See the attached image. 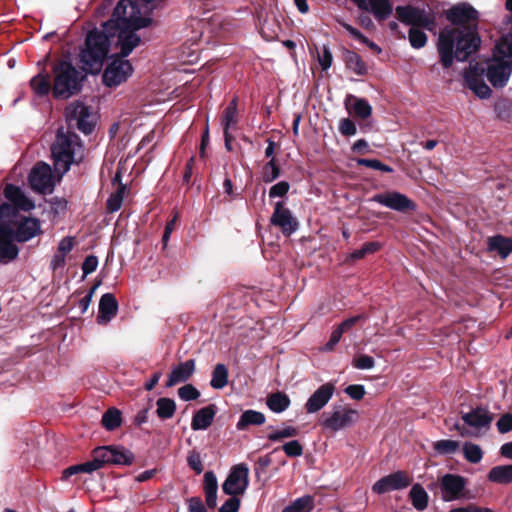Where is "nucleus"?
<instances>
[{"label": "nucleus", "instance_id": "nucleus-1", "mask_svg": "<svg viewBox=\"0 0 512 512\" xmlns=\"http://www.w3.org/2000/svg\"><path fill=\"white\" fill-rule=\"evenodd\" d=\"M443 15L451 25L440 30L436 48L442 68L449 69L455 60L465 62L480 49L479 12L469 3L460 2L444 10Z\"/></svg>", "mask_w": 512, "mask_h": 512}, {"label": "nucleus", "instance_id": "nucleus-2", "mask_svg": "<svg viewBox=\"0 0 512 512\" xmlns=\"http://www.w3.org/2000/svg\"><path fill=\"white\" fill-rule=\"evenodd\" d=\"M111 43L110 32L105 28H93L87 32L79 53L81 69L86 74L95 75L101 72L108 59Z\"/></svg>", "mask_w": 512, "mask_h": 512}, {"label": "nucleus", "instance_id": "nucleus-3", "mask_svg": "<svg viewBox=\"0 0 512 512\" xmlns=\"http://www.w3.org/2000/svg\"><path fill=\"white\" fill-rule=\"evenodd\" d=\"M395 15L401 23L411 26L408 32V39L414 49H421L428 42V36L421 29L435 32L437 28L434 13L426 11L424 8L409 4L397 6L395 8Z\"/></svg>", "mask_w": 512, "mask_h": 512}, {"label": "nucleus", "instance_id": "nucleus-4", "mask_svg": "<svg viewBox=\"0 0 512 512\" xmlns=\"http://www.w3.org/2000/svg\"><path fill=\"white\" fill-rule=\"evenodd\" d=\"M55 171L64 175L72 164H79L84 158V146L80 137L73 131L58 128L56 139L51 145Z\"/></svg>", "mask_w": 512, "mask_h": 512}, {"label": "nucleus", "instance_id": "nucleus-5", "mask_svg": "<svg viewBox=\"0 0 512 512\" xmlns=\"http://www.w3.org/2000/svg\"><path fill=\"white\" fill-rule=\"evenodd\" d=\"M52 73V93L56 99H67L81 91L84 75L70 61H57L53 65Z\"/></svg>", "mask_w": 512, "mask_h": 512}, {"label": "nucleus", "instance_id": "nucleus-6", "mask_svg": "<svg viewBox=\"0 0 512 512\" xmlns=\"http://www.w3.org/2000/svg\"><path fill=\"white\" fill-rule=\"evenodd\" d=\"M102 27L110 32L111 42L117 39L116 45L120 47L119 56L125 58L141 43V38L136 32L124 27L121 23L114 20H108L102 24Z\"/></svg>", "mask_w": 512, "mask_h": 512}, {"label": "nucleus", "instance_id": "nucleus-7", "mask_svg": "<svg viewBox=\"0 0 512 512\" xmlns=\"http://www.w3.org/2000/svg\"><path fill=\"white\" fill-rule=\"evenodd\" d=\"M132 73L133 67L130 61L116 54L111 56V62L103 72L102 81L107 87H116L127 81Z\"/></svg>", "mask_w": 512, "mask_h": 512}, {"label": "nucleus", "instance_id": "nucleus-8", "mask_svg": "<svg viewBox=\"0 0 512 512\" xmlns=\"http://www.w3.org/2000/svg\"><path fill=\"white\" fill-rule=\"evenodd\" d=\"M7 228L11 233V239L24 243L42 233L41 222L37 218L21 216L13 225H0Z\"/></svg>", "mask_w": 512, "mask_h": 512}, {"label": "nucleus", "instance_id": "nucleus-9", "mask_svg": "<svg viewBox=\"0 0 512 512\" xmlns=\"http://www.w3.org/2000/svg\"><path fill=\"white\" fill-rule=\"evenodd\" d=\"M101 468L105 465L130 466L135 461L134 453L120 445H108L96 447Z\"/></svg>", "mask_w": 512, "mask_h": 512}, {"label": "nucleus", "instance_id": "nucleus-10", "mask_svg": "<svg viewBox=\"0 0 512 512\" xmlns=\"http://www.w3.org/2000/svg\"><path fill=\"white\" fill-rule=\"evenodd\" d=\"M249 485V469L246 464L234 465L222 484V491L229 496L243 495Z\"/></svg>", "mask_w": 512, "mask_h": 512}, {"label": "nucleus", "instance_id": "nucleus-11", "mask_svg": "<svg viewBox=\"0 0 512 512\" xmlns=\"http://www.w3.org/2000/svg\"><path fill=\"white\" fill-rule=\"evenodd\" d=\"M28 182L35 192L51 193L55 185L51 167L44 162L37 163L28 175Z\"/></svg>", "mask_w": 512, "mask_h": 512}, {"label": "nucleus", "instance_id": "nucleus-12", "mask_svg": "<svg viewBox=\"0 0 512 512\" xmlns=\"http://www.w3.org/2000/svg\"><path fill=\"white\" fill-rule=\"evenodd\" d=\"M370 201L379 203L398 212L406 213L414 211L416 204L406 195L397 191H388L385 193L375 194Z\"/></svg>", "mask_w": 512, "mask_h": 512}, {"label": "nucleus", "instance_id": "nucleus-13", "mask_svg": "<svg viewBox=\"0 0 512 512\" xmlns=\"http://www.w3.org/2000/svg\"><path fill=\"white\" fill-rule=\"evenodd\" d=\"M412 483V477L406 471L398 470L380 478L372 486L376 494H384L392 490H402Z\"/></svg>", "mask_w": 512, "mask_h": 512}, {"label": "nucleus", "instance_id": "nucleus-14", "mask_svg": "<svg viewBox=\"0 0 512 512\" xmlns=\"http://www.w3.org/2000/svg\"><path fill=\"white\" fill-rule=\"evenodd\" d=\"M484 73L485 69L478 64L475 66L470 65L469 68L464 71L465 85L481 99H487L492 94L491 88L484 81Z\"/></svg>", "mask_w": 512, "mask_h": 512}, {"label": "nucleus", "instance_id": "nucleus-15", "mask_svg": "<svg viewBox=\"0 0 512 512\" xmlns=\"http://www.w3.org/2000/svg\"><path fill=\"white\" fill-rule=\"evenodd\" d=\"M467 485V479L458 474L447 473L440 479V488L442 498L445 501H453L465 496L464 490Z\"/></svg>", "mask_w": 512, "mask_h": 512}, {"label": "nucleus", "instance_id": "nucleus-16", "mask_svg": "<svg viewBox=\"0 0 512 512\" xmlns=\"http://www.w3.org/2000/svg\"><path fill=\"white\" fill-rule=\"evenodd\" d=\"M270 222L279 227L285 236H290L298 229V221L292 216L291 211L284 207L283 202L278 201L275 204Z\"/></svg>", "mask_w": 512, "mask_h": 512}, {"label": "nucleus", "instance_id": "nucleus-17", "mask_svg": "<svg viewBox=\"0 0 512 512\" xmlns=\"http://www.w3.org/2000/svg\"><path fill=\"white\" fill-rule=\"evenodd\" d=\"M356 414L355 410L340 406L335 408L329 417L321 420V425L331 432H336L350 426Z\"/></svg>", "mask_w": 512, "mask_h": 512}, {"label": "nucleus", "instance_id": "nucleus-18", "mask_svg": "<svg viewBox=\"0 0 512 512\" xmlns=\"http://www.w3.org/2000/svg\"><path fill=\"white\" fill-rule=\"evenodd\" d=\"M357 7L367 13H371L374 18L382 23L393 13V5L390 0H360Z\"/></svg>", "mask_w": 512, "mask_h": 512}, {"label": "nucleus", "instance_id": "nucleus-19", "mask_svg": "<svg viewBox=\"0 0 512 512\" xmlns=\"http://www.w3.org/2000/svg\"><path fill=\"white\" fill-rule=\"evenodd\" d=\"M335 391V385L331 382L321 385L305 403L307 413H316L320 411L332 398Z\"/></svg>", "mask_w": 512, "mask_h": 512}, {"label": "nucleus", "instance_id": "nucleus-20", "mask_svg": "<svg viewBox=\"0 0 512 512\" xmlns=\"http://www.w3.org/2000/svg\"><path fill=\"white\" fill-rule=\"evenodd\" d=\"M511 73V64L503 60H498L488 65L486 77L492 86L502 88L507 84Z\"/></svg>", "mask_w": 512, "mask_h": 512}, {"label": "nucleus", "instance_id": "nucleus-21", "mask_svg": "<svg viewBox=\"0 0 512 512\" xmlns=\"http://www.w3.org/2000/svg\"><path fill=\"white\" fill-rule=\"evenodd\" d=\"M462 420L468 426L481 429L489 428L494 420V414L491 413L486 407L477 406L468 413H463Z\"/></svg>", "mask_w": 512, "mask_h": 512}, {"label": "nucleus", "instance_id": "nucleus-22", "mask_svg": "<svg viewBox=\"0 0 512 512\" xmlns=\"http://www.w3.org/2000/svg\"><path fill=\"white\" fill-rule=\"evenodd\" d=\"M118 309V301L114 294H103L99 301L97 323L100 325L107 324L117 315Z\"/></svg>", "mask_w": 512, "mask_h": 512}, {"label": "nucleus", "instance_id": "nucleus-23", "mask_svg": "<svg viewBox=\"0 0 512 512\" xmlns=\"http://www.w3.org/2000/svg\"><path fill=\"white\" fill-rule=\"evenodd\" d=\"M344 104L349 115L357 119L365 120L372 115V106L364 98L349 94L346 96Z\"/></svg>", "mask_w": 512, "mask_h": 512}, {"label": "nucleus", "instance_id": "nucleus-24", "mask_svg": "<svg viewBox=\"0 0 512 512\" xmlns=\"http://www.w3.org/2000/svg\"><path fill=\"white\" fill-rule=\"evenodd\" d=\"M195 372V360L189 359L175 366L166 382V387H173L179 383L188 381Z\"/></svg>", "mask_w": 512, "mask_h": 512}, {"label": "nucleus", "instance_id": "nucleus-25", "mask_svg": "<svg viewBox=\"0 0 512 512\" xmlns=\"http://www.w3.org/2000/svg\"><path fill=\"white\" fill-rule=\"evenodd\" d=\"M4 197L22 211H30L34 208V203L24 194L22 189L12 183H7L3 188Z\"/></svg>", "mask_w": 512, "mask_h": 512}, {"label": "nucleus", "instance_id": "nucleus-26", "mask_svg": "<svg viewBox=\"0 0 512 512\" xmlns=\"http://www.w3.org/2000/svg\"><path fill=\"white\" fill-rule=\"evenodd\" d=\"M216 413L217 407L215 404H209L197 410L192 417V430L199 431L208 429L212 425Z\"/></svg>", "mask_w": 512, "mask_h": 512}, {"label": "nucleus", "instance_id": "nucleus-27", "mask_svg": "<svg viewBox=\"0 0 512 512\" xmlns=\"http://www.w3.org/2000/svg\"><path fill=\"white\" fill-rule=\"evenodd\" d=\"M19 249L11 239L10 231L5 227H0V262H8L16 259Z\"/></svg>", "mask_w": 512, "mask_h": 512}, {"label": "nucleus", "instance_id": "nucleus-28", "mask_svg": "<svg viewBox=\"0 0 512 512\" xmlns=\"http://www.w3.org/2000/svg\"><path fill=\"white\" fill-rule=\"evenodd\" d=\"M92 460L67 467L62 472V480L81 473H92L101 468L96 448L91 452Z\"/></svg>", "mask_w": 512, "mask_h": 512}, {"label": "nucleus", "instance_id": "nucleus-29", "mask_svg": "<svg viewBox=\"0 0 512 512\" xmlns=\"http://www.w3.org/2000/svg\"><path fill=\"white\" fill-rule=\"evenodd\" d=\"M342 59L345 63V67L357 76H365L368 74V67L358 53L344 48Z\"/></svg>", "mask_w": 512, "mask_h": 512}, {"label": "nucleus", "instance_id": "nucleus-30", "mask_svg": "<svg viewBox=\"0 0 512 512\" xmlns=\"http://www.w3.org/2000/svg\"><path fill=\"white\" fill-rule=\"evenodd\" d=\"M203 490L205 494V503L209 509H214L217 505V491L218 482L217 478L212 471H207L204 474Z\"/></svg>", "mask_w": 512, "mask_h": 512}, {"label": "nucleus", "instance_id": "nucleus-31", "mask_svg": "<svg viewBox=\"0 0 512 512\" xmlns=\"http://www.w3.org/2000/svg\"><path fill=\"white\" fill-rule=\"evenodd\" d=\"M266 421V417L262 412L256 410H246L244 411L239 421L236 424V428L239 431L246 430L250 426H260L263 425Z\"/></svg>", "mask_w": 512, "mask_h": 512}, {"label": "nucleus", "instance_id": "nucleus-32", "mask_svg": "<svg viewBox=\"0 0 512 512\" xmlns=\"http://www.w3.org/2000/svg\"><path fill=\"white\" fill-rule=\"evenodd\" d=\"M291 400L289 396L281 391L271 393L266 398V405L274 413H282L289 408Z\"/></svg>", "mask_w": 512, "mask_h": 512}, {"label": "nucleus", "instance_id": "nucleus-33", "mask_svg": "<svg viewBox=\"0 0 512 512\" xmlns=\"http://www.w3.org/2000/svg\"><path fill=\"white\" fill-rule=\"evenodd\" d=\"M30 86L38 96H46L52 90L50 75L46 71H42L30 80Z\"/></svg>", "mask_w": 512, "mask_h": 512}, {"label": "nucleus", "instance_id": "nucleus-34", "mask_svg": "<svg viewBox=\"0 0 512 512\" xmlns=\"http://www.w3.org/2000/svg\"><path fill=\"white\" fill-rule=\"evenodd\" d=\"M489 249L497 251L502 258H506L512 253V238L503 235H495L489 238Z\"/></svg>", "mask_w": 512, "mask_h": 512}, {"label": "nucleus", "instance_id": "nucleus-35", "mask_svg": "<svg viewBox=\"0 0 512 512\" xmlns=\"http://www.w3.org/2000/svg\"><path fill=\"white\" fill-rule=\"evenodd\" d=\"M487 477L490 482L497 484L512 483V464L498 465L491 468Z\"/></svg>", "mask_w": 512, "mask_h": 512}, {"label": "nucleus", "instance_id": "nucleus-36", "mask_svg": "<svg viewBox=\"0 0 512 512\" xmlns=\"http://www.w3.org/2000/svg\"><path fill=\"white\" fill-rule=\"evenodd\" d=\"M409 499L413 507L418 511H423L428 506L429 496L423 486L419 483L414 484L409 492Z\"/></svg>", "mask_w": 512, "mask_h": 512}, {"label": "nucleus", "instance_id": "nucleus-37", "mask_svg": "<svg viewBox=\"0 0 512 512\" xmlns=\"http://www.w3.org/2000/svg\"><path fill=\"white\" fill-rule=\"evenodd\" d=\"M66 119L69 125L76 123L81 118H89L90 112L88 106L76 101L65 109Z\"/></svg>", "mask_w": 512, "mask_h": 512}, {"label": "nucleus", "instance_id": "nucleus-38", "mask_svg": "<svg viewBox=\"0 0 512 512\" xmlns=\"http://www.w3.org/2000/svg\"><path fill=\"white\" fill-rule=\"evenodd\" d=\"M20 207L2 202L0 204V225H13L22 215H20Z\"/></svg>", "mask_w": 512, "mask_h": 512}, {"label": "nucleus", "instance_id": "nucleus-39", "mask_svg": "<svg viewBox=\"0 0 512 512\" xmlns=\"http://www.w3.org/2000/svg\"><path fill=\"white\" fill-rule=\"evenodd\" d=\"M228 378L229 372L226 365L218 363L212 370L210 385L213 389H223L228 384Z\"/></svg>", "mask_w": 512, "mask_h": 512}, {"label": "nucleus", "instance_id": "nucleus-40", "mask_svg": "<svg viewBox=\"0 0 512 512\" xmlns=\"http://www.w3.org/2000/svg\"><path fill=\"white\" fill-rule=\"evenodd\" d=\"M156 414L161 420L171 419L176 412V402L168 397H161L156 401Z\"/></svg>", "mask_w": 512, "mask_h": 512}, {"label": "nucleus", "instance_id": "nucleus-41", "mask_svg": "<svg viewBox=\"0 0 512 512\" xmlns=\"http://www.w3.org/2000/svg\"><path fill=\"white\" fill-rule=\"evenodd\" d=\"M101 423L107 431H114L121 426L122 413L117 408H109L102 416Z\"/></svg>", "mask_w": 512, "mask_h": 512}, {"label": "nucleus", "instance_id": "nucleus-42", "mask_svg": "<svg viewBox=\"0 0 512 512\" xmlns=\"http://www.w3.org/2000/svg\"><path fill=\"white\" fill-rule=\"evenodd\" d=\"M238 122V98L234 97L227 107L225 108L222 115L223 129H230L231 126Z\"/></svg>", "mask_w": 512, "mask_h": 512}, {"label": "nucleus", "instance_id": "nucleus-43", "mask_svg": "<svg viewBox=\"0 0 512 512\" xmlns=\"http://www.w3.org/2000/svg\"><path fill=\"white\" fill-rule=\"evenodd\" d=\"M314 508V499L310 495H304L286 506L282 512H310Z\"/></svg>", "mask_w": 512, "mask_h": 512}, {"label": "nucleus", "instance_id": "nucleus-44", "mask_svg": "<svg viewBox=\"0 0 512 512\" xmlns=\"http://www.w3.org/2000/svg\"><path fill=\"white\" fill-rule=\"evenodd\" d=\"M126 185L119 183L117 190L107 199L106 208L110 213L118 211L123 203Z\"/></svg>", "mask_w": 512, "mask_h": 512}, {"label": "nucleus", "instance_id": "nucleus-45", "mask_svg": "<svg viewBox=\"0 0 512 512\" xmlns=\"http://www.w3.org/2000/svg\"><path fill=\"white\" fill-rule=\"evenodd\" d=\"M460 446L459 441L443 439L433 443V449L440 455H451L458 451Z\"/></svg>", "mask_w": 512, "mask_h": 512}, {"label": "nucleus", "instance_id": "nucleus-46", "mask_svg": "<svg viewBox=\"0 0 512 512\" xmlns=\"http://www.w3.org/2000/svg\"><path fill=\"white\" fill-rule=\"evenodd\" d=\"M280 176V167L275 158H271L262 169V180L265 183H272Z\"/></svg>", "mask_w": 512, "mask_h": 512}, {"label": "nucleus", "instance_id": "nucleus-47", "mask_svg": "<svg viewBox=\"0 0 512 512\" xmlns=\"http://www.w3.org/2000/svg\"><path fill=\"white\" fill-rule=\"evenodd\" d=\"M464 458L473 464L479 463L483 458V452L479 445L466 442L463 445Z\"/></svg>", "mask_w": 512, "mask_h": 512}, {"label": "nucleus", "instance_id": "nucleus-48", "mask_svg": "<svg viewBox=\"0 0 512 512\" xmlns=\"http://www.w3.org/2000/svg\"><path fill=\"white\" fill-rule=\"evenodd\" d=\"M124 27L131 29L136 32L139 29L146 28L152 23L150 17L143 16H129L128 19H124L120 22Z\"/></svg>", "mask_w": 512, "mask_h": 512}, {"label": "nucleus", "instance_id": "nucleus-49", "mask_svg": "<svg viewBox=\"0 0 512 512\" xmlns=\"http://www.w3.org/2000/svg\"><path fill=\"white\" fill-rule=\"evenodd\" d=\"M299 434V430L293 426H286L281 430H275L267 435V438L271 442H279L286 438L296 437Z\"/></svg>", "mask_w": 512, "mask_h": 512}, {"label": "nucleus", "instance_id": "nucleus-50", "mask_svg": "<svg viewBox=\"0 0 512 512\" xmlns=\"http://www.w3.org/2000/svg\"><path fill=\"white\" fill-rule=\"evenodd\" d=\"M280 449L284 451L287 457L291 458L300 457L303 454V446L298 440H292L285 443L281 447H276L273 450V453L279 451Z\"/></svg>", "mask_w": 512, "mask_h": 512}, {"label": "nucleus", "instance_id": "nucleus-51", "mask_svg": "<svg viewBox=\"0 0 512 512\" xmlns=\"http://www.w3.org/2000/svg\"><path fill=\"white\" fill-rule=\"evenodd\" d=\"M129 6L132 10L134 9L131 0H119L109 20H114L119 24L122 20L128 19L129 17L126 16V10Z\"/></svg>", "mask_w": 512, "mask_h": 512}, {"label": "nucleus", "instance_id": "nucleus-52", "mask_svg": "<svg viewBox=\"0 0 512 512\" xmlns=\"http://www.w3.org/2000/svg\"><path fill=\"white\" fill-rule=\"evenodd\" d=\"M357 164L359 166H364V167L371 168L374 170H379L384 173H392L393 172V168L391 166L382 163L378 159L358 158Z\"/></svg>", "mask_w": 512, "mask_h": 512}, {"label": "nucleus", "instance_id": "nucleus-53", "mask_svg": "<svg viewBox=\"0 0 512 512\" xmlns=\"http://www.w3.org/2000/svg\"><path fill=\"white\" fill-rule=\"evenodd\" d=\"M178 396L183 401H193L200 397L199 390L192 384L188 383L180 387L177 391Z\"/></svg>", "mask_w": 512, "mask_h": 512}, {"label": "nucleus", "instance_id": "nucleus-54", "mask_svg": "<svg viewBox=\"0 0 512 512\" xmlns=\"http://www.w3.org/2000/svg\"><path fill=\"white\" fill-rule=\"evenodd\" d=\"M187 464L196 474H201L203 472L201 456L196 450L189 452L187 456Z\"/></svg>", "mask_w": 512, "mask_h": 512}, {"label": "nucleus", "instance_id": "nucleus-55", "mask_svg": "<svg viewBox=\"0 0 512 512\" xmlns=\"http://www.w3.org/2000/svg\"><path fill=\"white\" fill-rule=\"evenodd\" d=\"M352 365L354 368L360 370L371 369L374 367L375 361L373 357L361 354L353 359Z\"/></svg>", "mask_w": 512, "mask_h": 512}, {"label": "nucleus", "instance_id": "nucleus-56", "mask_svg": "<svg viewBox=\"0 0 512 512\" xmlns=\"http://www.w3.org/2000/svg\"><path fill=\"white\" fill-rule=\"evenodd\" d=\"M338 129L345 137L354 136L357 132L356 124L350 118H342L339 121Z\"/></svg>", "mask_w": 512, "mask_h": 512}, {"label": "nucleus", "instance_id": "nucleus-57", "mask_svg": "<svg viewBox=\"0 0 512 512\" xmlns=\"http://www.w3.org/2000/svg\"><path fill=\"white\" fill-rule=\"evenodd\" d=\"M272 458L270 454H266L258 458L255 463V475L259 479L262 474L266 473L267 468L271 465Z\"/></svg>", "mask_w": 512, "mask_h": 512}, {"label": "nucleus", "instance_id": "nucleus-58", "mask_svg": "<svg viewBox=\"0 0 512 512\" xmlns=\"http://www.w3.org/2000/svg\"><path fill=\"white\" fill-rule=\"evenodd\" d=\"M290 189V184L287 181H280L274 184L269 190V197H284Z\"/></svg>", "mask_w": 512, "mask_h": 512}, {"label": "nucleus", "instance_id": "nucleus-59", "mask_svg": "<svg viewBox=\"0 0 512 512\" xmlns=\"http://www.w3.org/2000/svg\"><path fill=\"white\" fill-rule=\"evenodd\" d=\"M188 512H207V505L203 503L198 496L190 497L186 500Z\"/></svg>", "mask_w": 512, "mask_h": 512}, {"label": "nucleus", "instance_id": "nucleus-60", "mask_svg": "<svg viewBox=\"0 0 512 512\" xmlns=\"http://www.w3.org/2000/svg\"><path fill=\"white\" fill-rule=\"evenodd\" d=\"M499 433L505 434L512 431V414H503L496 423Z\"/></svg>", "mask_w": 512, "mask_h": 512}, {"label": "nucleus", "instance_id": "nucleus-61", "mask_svg": "<svg viewBox=\"0 0 512 512\" xmlns=\"http://www.w3.org/2000/svg\"><path fill=\"white\" fill-rule=\"evenodd\" d=\"M318 61L323 71H327L333 62V56L328 46L322 48V55H318Z\"/></svg>", "mask_w": 512, "mask_h": 512}, {"label": "nucleus", "instance_id": "nucleus-62", "mask_svg": "<svg viewBox=\"0 0 512 512\" xmlns=\"http://www.w3.org/2000/svg\"><path fill=\"white\" fill-rule=\"evenodd\" d=\"M241 501L236 496H230L222 506L219 508L218 512H238L240 509Z\"/></svg>", "mask_w": 512, "mask_h": 512}, {"label": "nucleus", "instance_id": "nucleus-63", "mask_svg": "<svg viewBox=\"0 0 512 512\" xmlns=\"http://www.w3.org/2000/svg\"><path fill=\"white\" fill-rule=\"evenodd\" d=\"M51 212L55 215L64 213L67 209V200L64 198L53 197L49 201Z\"/></svg>", "mask_w": 512, "mask_h": 512}, {"label": "nucleus", "instance_id": "nucleus-64", "mask_svg": "<svg viewBox=\"0 0 512 512\" xmlns=\"http://www.w3.org/2000/svg\"><path fill=\"white\" fill-rule=\"evenodd\" d=\"M345 393L354 400H361L365 395V388L360 384H352L345 388Z\"/></svg>", "mask_w": 512, "mask_h": 512}]
</instances>
